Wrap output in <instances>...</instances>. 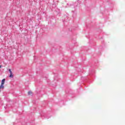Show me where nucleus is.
<instances>
[{"label":"nucleus","mask_w":125,"mask_h":125,"mask_svg":"<svg viewBox=\"0 0 125 125\" xmlns=\"http://www.w3.org/2000/svg\"><path fill=\"white\" fill-rule=\"evenodd\" d=\"M5 82V79H4L1 81V85H0V88H3L4 86H3V84H4V82Z\"/></svg>","instance_id":"nucleus-1"},{"label":"nucleus","mask_w":125,"mask_h":125,"mask_svg":"<svg viewBox=\"0 0 125 125\" xmlns=\"http://www.w3.org/2000/svg\"><path fill=\"white\" fill-rule=\"evenodd\" d=\"M32 94L33 93H32V91H28V95H31V94Z\"/></svg>","instance_id":"nucleus-2"},{"label":"nucleus","mask_w":125,"mask_h":125,"mask_svg":"<svg viewBox=\"0 0 125 125\" xmlns=\"http://www.w3.org/2000/svg\"><path fill=\"white\" fill-rule=\"evenodd\" d=\"M9 78H13V73L10 74Z\"/></svg>","instance_id":"nucleus-3"},{"label":"nucleus","mask_w":125,"mask_h":125,"mask_svg":"<svg viewBox=\"0 0 125 125\" xmlns=\"http://www.w3.org/2000/svg\"><path fill=\"white\" fill-rule=\"evenodd\" d=\"M9 72L10 74H12V71H11V69H9Z\"/></svg>","instance_id":"nucleus-4"},{"label":"nucleus","mask_w":125,"mask_h":125,"mask_svg":"<svg viewBox=\"0 0 125 125\" xmlns=\"http://www.w3.org/2000/svg\"><path fill=\"white\" fill-rule=\"evenodd\" d=\"M0 68H1V65H0Z\"/></svg>","instance_id":"nucleus-5"}]
</instances>
